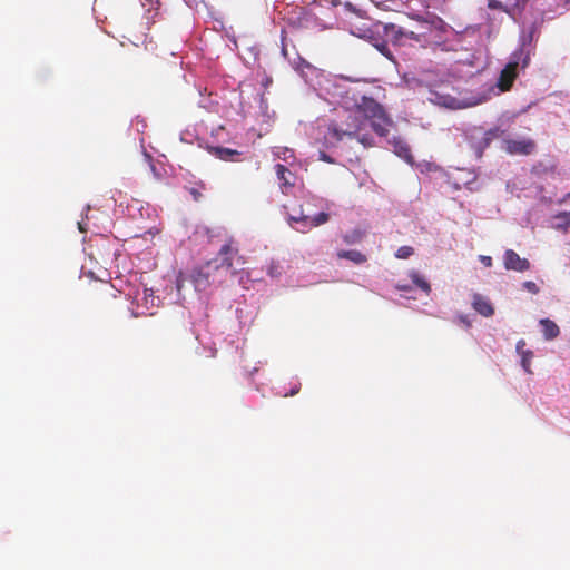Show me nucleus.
<instances>
[{"label":"nucleus","mask_w":570,"mask_h":570,"mask_svg":"<svg viewBox=\"0 0 570 570\" xmlns=\"http://www.w3.org/2000/svg\"><path fill=\"white\" fill-rule=\"evenodd\" d=\"M325 138L331 142H340L344 138L356 139L365 148L375 146L374 137L366 131L363 119L353 112L347 116L345 127L331 122Z\"/></svg>","instance_id":"nucleus-1"},{"label":"nucleus","mask_w":570,"mask_h":570,"mask_svg":"<svg viewBox=\"0 0 570 570\" xmlns=\"http://www.w3.org/2000/svg\"><path fill=\"white\" fill-rule=\"evenodd\" d=\"M356 117H361L364 126H368L380 137H386L390 127L393 125L392 119L385 112L383 106L370 97H362L353 112Z\"/></svg>","instance_id":"nucleus-2"},{"label":"nucleus","mask_w":570,"mask_h":570,"mask_svg":"<svg viewBox=\"0 0 570 570\" xmlns=\"http://www.w3.org/2000/svg\"><path fill=\"white\" fill-rule=\"evenodd\" d=\"M406 82L414 90H428L434 96V98H430L431 101L446 104V100L450 98L449 95L442 92L444 88L449 87V80L440 71L431 69L419 70L410 78H406Z\"/></svg>","instance_id":"nucleus-3"},{"label":"nucleus","mask_w":570,"mask_h":570,"mask_svg":"<svg viewBox=\"0 0 570 570\" xmlns=\"http://www.w3.org/2000/svg\"><path fill=\"white\" fill-rule=\"evenodd\" d=\"M531 59V49L530 46L523 43L519 49H517L510 57L509 62L501 70L497 86L500 91L504 92L511 89L515 78L518 77V69L521 67L522 69L527 68L530 63Z\"/></svg>","instance_id":"nucleus-4"},{"label":"nucleus","mask_w":570,"mask_h":570,"mask_svg":"<svg viewBox=\"0 0 570 570\" xmlns=\"http://www.w3.org/2000/svg\"><path fill=\"white\" fill-rule=\"evenodd\" d=\"M216 258H218V265L224 274L227 275V273L230 272L232 276H239V284L244 283V276L246 274L244 269H233L235 262L239 265L245 264V259L239 255V249L233 237L226 239L225 244L218 250ZM246 277L248 278L247 274Z\"/></svg>","instance_id":"nucleus-5"},{"label":"nucleus","mask_w":570,"mask_h":570,"mask_svg":"<svg viewBox=\"0 0 570 570\" xmlns=\"http://www.w3.org/2000/svg\"><path fill=\"white\" fill-rule=\"evenodd\" d=\"M212 268H214V265H202L193 271L190 278L196 291H205L212 284H223V277H217V275H214L213 279L210 278Z\"/></svg>","instance_id":"nucleus-6"},{"label":"nucleus","mask_w":570,"mask_h":570,"mask_svg":"<svg viewBox=\"0 0 570 570\" xmlns=\"http://www.w3.org/2000/svg\"><path fill=\"white\" fill-rule=\"evenodd\" d=\"M384 35L394 42L400 41L403 37L415 40V41H425V32L416 33L411 30H406L403 27L396 26L394 23H387L384 26Z\"/></svg>","instance_id":"nucleus-7"},{"label":"nucleus","mask_w":570,"mask_h":570,"mask_svg":"<svg viewBox=\"0 0 570 570\" xmlns=\"http://www.w3.org/2000/svg\"><path fill=\"white\" fill-rule=\"evenodd\" d=\"M330 219V215L325 212H321L317 215L311 217L307 215H301V216H289V223H296L299 224L301 227H296L298 232L305 233L307 229L312 227H317L323 224H326Z\"/></svg>","instance_id":"nucleus-8"},{"label":"nucleus","mask_w":570,"mask_h":570,"mask_svg":"<svg viewBox=\"0 0 570 570\" xmlns=\"http://www.w3.org/2000/svg\"><path fill=\"white\" fill-rule=\"evenodd\" d=\"M505 151L510 155L528 156L535 151L537 144L530 138L504 140Z\"/></svg>","instance_id":"nucleus-9"},{"label":"nucleus","mask_w":570,"mask_h":570,"mask_svg":"<svg viewBox=\"0 0 570 570\" xmlns=\"http://www.w3.org/2000/svg\"><path fill=\"white\" fill-rule=\"evenodd\" d=\"M504 267L517 272H524L530 268V263L527 258H521L514 250L507 249L503 256Z\"/></svg>","instance_id":"nucleus-10"},{"label":"nucleus","mask_w":570,"mask_h":570,"mask_svg":"<svg viewBox=\"0 0 570 570\" xmlns=\"http://www.w3.org/2000/svg\"><path fill=\"white\" fill-rule=\"evenodd\" d=\"M275 174L281 181L282 193L287 194L288 189L295 185V175L283 164L275 165Z\"/></svg>","instance_id":"nucleus-11"},{"label":"nucleus","mask_w":570,"mask_h":570,"mask_svg":"<svg viewBox=\"0 0 570 570\" xmlns=\"http://www.w3.org/2000/svg\"><path fill=\"white\" fill-rule=\"evenodd\" d=\"M472 307L482 316L490 317L494 314V307L491 302L481 294H473Z\"/></svg>","instance_id":"nucleus-12"},{"label":"nucleus","mask_w":570,"mask_h":570,"mask_svg":"<svg viewBox=\"0 0 570 570\" xmlns=\"http://www.w3.org/2000/svg\"><path fill=\"white\" fill-rule=\"evenodd\" d=\"M524 347L525 341L519 340L517 342V352L521 357V366L527 373L531 374V361L533 358V352L531 350H525Z\"/></svg>","instance_id":"nucleus-13"},{"label":"nucleus","mask_w":570,"mask_h":570,"mask_svg":"<svg viewBox=\"0 0 570 570\" xmlns=\"http://www.w3.org/2000/svg\"><path fill=\"white\" fill-rule=\"evenodd\" d=\"M213 154L220 160H224V161H242L244 160L243 158H240L242 156V153L236 150V149H232V148H227V147H215L213 149Z\"/></svg>","instance_id":"nucleus-14"},{"label":"nucleus","mask_w":570,"mask_h":570,"mask_svg":"<svg viewBox=\"0 0 570 570\" xmlns=\"http://www.w3.org/2000/svg\"><path fill=\"white\" fill-rule=\"evenodd\" d=\"M539 324L542 327L544 340L552 341L559 336L560 328L553 321L549 318H542L540 320Z\"/></svg>","instance_id":"nucleus-15"},{"label":"nucleus","mask_w":570,"mask_h":570,"mask_svg":"<svg viewBox=\"0 0 570 570\" xmlns=\"http://www.w3.org/2000/svg\"><path fill=\"white\" fill-rule=\"evenodd\" d=\"M392 145H393V148H394V153L399 157L403 158L407 163H412L413 161V156H412V153H411V148H410V146L403 139L394 138L392 140Z\"/></svg>","instance_id":"nucleus-16"},{"label":"nucleus","mask_w":570,"mask_h":570,"mask_svg":"<svg viewBox=\"0 0 570 570\" xmlns=\"http://www.w3.org/2000/svg\"><path fill=\"white\" fill-rule=\"evenodd\" d=\"M336 256L340 259H343V258L348 259L356 265L364 264L367 261L366 255H364L363 253H361L360 250H356V249H352V250H343L342 249L336 253Z\"/></svg>","instance_id":"nucleus-17"},{"label":"nucleus","mask_w":570,"mask_h":570,"mask_svg":"<svg viewBox=\"0 0 570 570\" xmlns=\"http://www.w3.org/2000/svg\"><path fill=\"white\" fill-rule=\"evenodd\" d=\"M552 227L558 230L567 232L570 227V212H562L554 215Z\"/></svg>","instance_id":"nucleus-18"},{"label":"nucleus","mask_w":570,"mask_h":570,"mask_svg":"<svg viewBox=\"0 0 570 570\" xmlns=\"http://www.w3.org/2000/svg\"><path fill=\"white\" fill-rule=\"evenodd\" d=\"M410 277L419 288H421L425 294H430L431 286L429 282L424 279L419 273L411 272Z\"/></svg>","instance_id":"nucleus-19"},{"label":"nucleus","mask_w":570,"mask_h":570,"mask_svg":"<svg viewBox=\"0 0 570 570\" xmlns=\"http://www.w3.org/2000/svg\"><path fill=\"white\" fill-rule=\"evenodd\" d=\"M364 237V233L360 229H354L343 236V240L347 245L357 244Z\"/></svg>","instance_id":"nucleus-20"},{"label":"nucleus","mask_w":570,"mask_h":570,"mask_svg":"<svg viewBox=\"0 0 570 570\" xmlns=\"http://www.w3.org/2000/svg\"><path fill=\"white\" fill-rule=\"evenodd\" d=\"M204 265H214V268H212V279L214 275H217V277H223V283L225 282L226 274L222 272L219 265H218V258L210 259L206 262Z\"/></svg>","instance_id":"nucleus-21"},{"label":"nucleus","mask_w":570,"mask_h":570,"mask_svg":"<svg viewBox=\"0 0 570 570\" xmlns=\"http://www.w3.org/2000/svg\"><path fill=\"white\" fill-rule=\"evenodd\" d=\"M375 48L389 60L395 62L394 57L389 48V45L385 41L375 43Z\"/></svg>","instance_id":"nucleus-22"},{"label":"nucleus","mask_w":570,"mask_h":570,"mask_svg":"<svg viewBox=\"0 0 570 570\" xmlns=\"http://www.w3.org/2000/svg\"><path fill=\"white\" fill-rule=\"evenodd\" d=\"M413 254H414L413 247H411V246H401L396 250L395 256H396V258H400V259H406L410 256H412Z\"/></svg>","instance_id":"nucleus-23"},{"label":"nucleus","mask_w":570,"mask_h":570,"mask_svg":"<svg viewBox=\"0 0 570 570\" xmlns=\"http://www.w3.org/2000/svg\"><path fill=\"white\" fill-rule=\"evenodd\" d=\"M157 297L154 296V293L151 289H148V288H144V301H145V305L148 307V304H150V306H155V299Z\"/></svg>","instance_id":"nucleus-24"},{"label":"nucleus","mask_w":570,"mask_h":570,"mask_svg":"<svg viewBox=\"0 0 570 570\" xmlns=\"http://www.w3.org/2000/svg\"><path fill=\"white\" fill-rule=\"evenodd\" d=\"M522 287H523L527 292H529V293H531V294H538V293H539V286H538L534 282H532V281H527V282H524V283L522 284Z\"/></svg>","instance_id":"nucleus-25"},{"label":"nucleus","mask_w":570,"mask_h":570,"mask_svg":"<svg viewBox=\"0 0 570 570\" xmlns=\"http://www.w3.org/2000/svg\"><path fill=\"white\" fill-rule=\"evenodd\" d=\"M488 7L492 10H504L502 2L498 0H489Z\"/></svg>","instance_id":"nucleus-26"},{"label":"nucleus","mask_w":570,"mask_h":570,"mask_svg":"<svg viewBox=\"0 0 570 570\" xmlns=\"http://www.w3.org/2000/svg\"><path fill=\"white\" fill-rule=\"evenodd\" d=\"M189 191H190V194H191V196H193V198L195 200H199L200 199V197H202V193L200 191H198L195 188H191Z\"/></svg>","instance_id":"nucleus-27"},{"label":"nucleus","mask_w":570,"mask_h":570,"mask_svg":"<svg viewBox=\"0 0 570 570\" xmlns=\"http://www.w3.org/2000/svg\"><path fill=\"white\" fill-rule=\"evenodd\" d=\"M481 262L485 266H491L492 265V258L490 256H481Z\"/></svg>","instance_id":"nucleus-28"},{"label":"nucleus","mask_w":570,"mask_h":570,"mask_svg":"<svg viewBox=\"0 0 570 570\" xmlns=\"http://www.w3.org/2000/svg\"><path fill=\"white\" fill-rule=\"evenodd\" d=\"M321 159L327 163H333L332 159L325 153H321Z\"/></svg>","instance_id":"nucleus-29"},{"label":"nucleus","mask_w":570,"mask_h":570,"mask_svg":"<svg viewBox=\"0 0 570 570\" xmlns=\"http://www.w3.org/2000/svg\"><path fill=\"white\" fill-rule=\"evenodd\" d=\"M298 391H299V387H298V386H296V387H294V389H292V390H291L289 395H291V396H293V395H295L296 393H298ZM285 396H288V394H285Z\"/></svg>","instance_id":"nucleus-30"},{"label":"nucleus","mask_w":570,"mask_h":570,"mask_svg":"<svg viewBox=\"0 0 570 570\" xmlns=\"http://www.w3.org/2000/svg\"><path fill=\"white\" fill-rule=\"evenodd\" d=\"M489 142H490V139L485 137L484 138V147H487L489 145Z\"/></svg>","instance_id":"nucleus-31"},{"label":"nucleus","mask_w":570,"mask_h":570,"mask_svg":"<svg viewBox=\"0 0 570 570\" xmlns=\"http://www.w3.org/2000/svg\"><path fill=\"white\" fill-rule=\"evenodd\" d=\"M461 321H462L463 323H465L468 326L470 325V323L466 321V318H465V317H463V316H462V317H461Z\"/></svg>","instance_id":"nucleus-32"},{"label":"nucleus","mask_w":570,"mask_h":570,"mask_svg":"<svg viewBox=\"0 0 570 570\" xmlns=\"http://www.w3.org/2000/svg\"><path fill=\"white\" fill-rule=\"evenodd\" d=\"M397 288H399L400 291H406V289H407V286H397Z\"/></svg>","instance_id":"nucleus-33"},{"label":"nucleus","mask_w":570,"mask_h":570,"mask_svg":"<svg viewBox=\"0 0 570 570\" xmlns=\"http://www.w3.org/2000/svg\"><path fill=\"white\" fill-rule=\"evenodd\" d=\"M570 198V191L566 194L564 198L562 199V202H564L566 199Z\"/></svg>","instance_id":"nucleus-34"}]
</instances>
